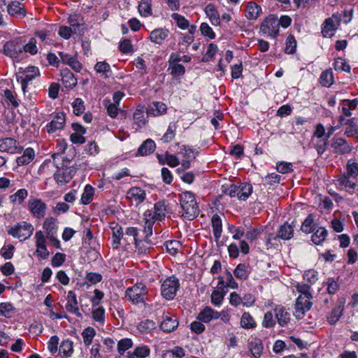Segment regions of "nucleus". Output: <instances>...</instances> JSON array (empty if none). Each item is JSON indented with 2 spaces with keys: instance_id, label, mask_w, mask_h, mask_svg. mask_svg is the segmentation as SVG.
I'll return each instance as SVG.
<instances>
[{
  "instance_id": "obj_1",
  "label": "nucleus",
  "mask_w": 358,
  "mask_h": 358,
  "mask_svg": "<svg viewBox=\"0 0 358 358\" xmlns=\"http://www.w3.org/2000/svg\"><path fill=\"white\" fill-rule=\"evenodd\" d=\"M167 213V206L165 202L159 201L154 206V212L151 210H147L143 214V220L145 222L144 234H146V238L148 236L152 235V227L157 220H162L164 219Z\"/></svg>"
},
{
  "instance_id": "obj_2",
  "label": "nucleus",
  "mask_w": 358,
  "mask_h": 358,
  "mask_svg": "<svg viewBox=\"0 0 358 358\" xmlns=\"http://www.w3.org/2000/svg\"><path fill=\"white\" fill-rule=\"evenodd\" d=\"M180 204L183 211L182 216L187 220H192L199 215V206L191 192H183L180 194Z\"/></svg>"
},
{
  "instance_id": "obj_3",
  "label": "nucleus",
  "mask_w": 358,
  "mask_h": 358,
  "mask_svg": "<svg viewBox=\"0 0 358 358\" xmlns=\"http://www.w3.org/2000/svg\"><path fill=\"white\" fill-rule=\"evenodd\" d=\"M148 294L146 286L143 283H137L126 290L125 296L134 304L143 303Z\"/></svg>"
},
{
  "instance_id": "obj_4",
  "label": "nucleus",
  "mask_w": 358,
  "mask_h": 358,
  "mask_svg": "<svg viewBox=\"0 0 358 358\" xmlns=\"http://www.w3.org/2000/svg\"><path fill=\"white\" fill-rule=\"evenodd\" d=\"M179 287V280L176 276L168 277L161 286L162 296L167 300H171L176 296Z\"/></svg>"
},
{
  "instance_id": "obj_5",
  "label": "nucleus",
  "mask_w": 358,
  "mask_h": 358,
  "mask_svg": "<svg viewBox=\"0 0 358 358\" xmlns=\"http://www.w3.org/2000/svg\"><path fill=\"white\" fill-rule=\"evenodd\" d=\"M40 75L39 69L36 66H28L23 71H20L16 73L17 81L20 83L22 90L24 93L26 92L27 87L29 82Z\"/></svg>"
},
{
  "instance_id": "obj_6",
  "label": "nucleus",
  "mask_w": 358,
  "mask_h": 358,
  "mask_svg": "<svg viewBox=\"0 0 358 358\" xmlns=\"http://www.w3.org/2000/svg\"><path fill=\"white\" fill-rule=\"evenodd\" d=\"M34 229L31 224L22 222L8 229V234L15 238L26 240L32 235Z\"/></svg>"
},
{
  "instance_id": "obj_7",
  "label": "nucleus",
  "mask_w": 358,
  "mask_h": 358,
  "mask_svg": "<svg viewBox=\"0 0 358 358\" xmlns=\"http://www.w3.org/2000/svg\"><path fill=\"white\" fill-rule=\"evenodd\" d=\"M260 30L264 34L272 38H275L279 31L278 19L273 15L268 16L263 21Z\"/></svg>"
},
{
  "instance_id": "obj_8",
  "label": "nucleus",
  "mask_w": 358,
  "mask_h": 358,
  "mask_svg": "<svg viewBox=\"0 0 358 358\" xmlns=\"http://www.w3.org/2000/svg\"><path fill=\"white\" fill-rule=\"evenodd\" d=\"M23 41L22 38L7 41L3 45V53L10 57L17 58L22 53Z\"/></svg>"
},
{
  "instance_id": "obj_9",
  "label": "nucleus",
  "mask_w": 358,
  "mask_h": 358,
  "mask_svg": "<svg viewBox=\"0 0 358 358\" xmlns=\"http://www.w3.org/2000/svg\"><path fill=\"white\" fill-rule=\"evenodd\" d=\"M23 148L13 138H0V152L9 154L20 153Z\"/></svg>"
},
{
  "instance_id": "obj_10",
  "label": "nucleus",
  "mask_w": 358,
  "mask_h": 358,
  "mask_svg": "<svg viewBox=\"0 0 358 358\" xmlns=\"http://www.w3.org/2000/svg\"><path fill=\"white\" fill-rule=\"evenodd\" d=\"M357 179L346 176L345 174L341 175L335 180V185L338 189L345 190L350 194H353L356 187Z\"/></svg>"
},
{
  "instance_id": "obj_11",
  "label": "nucleus",
  "mask_w": 358,
  "mask_h": 358,
  "mask_svg": "<svg viewBox=\"0 0 358 358\" xmlns=\"http://www.w3.org/2000/svg\"><path fill=\"white\" fill-rule=\"evenodd\" d=\"M311 298L310 296H302V295L298 296L294 312V315L297 319L302 318L305 313L310 309L312 303L310 299Z\"/></svg>"
},
{
  "instance_id": "obj_12",
  "label": "nucleus",
  "mask_w": 358,
  "mask_h": 358,
  "mask_svg": "<svg viewBox=\"0 0 358 358\" xmlns=\"http://www.w3.org/2000/svg\"><path fill=\"white\" fill-rule=\"evenodd\" d=\"M28 208L32 215L37 218L43 217L47 210L46 204L40 199H30Z\"/></svg>"
},
{
  "instance_id": "obj_13",
  "label": "nucleus",
  "mask_w": 358,
  "mask_h": 358,
  "mask_svg": "<svg viewBox=\"0 0 358 358\" xmlns=\"http://www.w3.org/2000/svg\"><path fill=\"white\" fill-rule=\"evenodd\" d=\"M331 148L334 153L341 155L348 154L353 149V146L343 138H334L332 139Z\"/></svg>"
},
{
  "instance_id": "obj_14",
  "label": "nucleus",
  "mask_w": 358,
  "mask_h": 358,
  "mask_svg": "<svg viewBox=\"0 0 358 358\" xmlns=\"http://www.w3.org/2000/svg\"><path fill=\"white\" fill-rule=\"evenodd\" d=\"M178 326V321L176 315L170 313H164L159 327L164 332H172Z\"/></svg>"
},
{
  "instance_id": "obj_15",
  "label": "nucleus",
  "mask_w": 358,
  "mask_h": 358,
  "mask_svg": "<svg viewBox=\"0 0 358 358\" xmlns=\"http://www.w3.org/2000/svg\"><path fill=\"white\" fill-rule=\"evenodd\" d=\"M75 174L73 167L58 169L54 174V178L58 184H66L71 181Z\"/></svg>"
},
{
  "instance_id": "obj_16",
  "label": "nucleus",
  "mask_w": 358,
  "mask_h": 358,
  "mask_svg": "<svg viewBox=\"0 0 358 358\" xmlns=\"http://www.w3.org/2000/svg\"><path fill=\"white\" fill-rule=\"evenodd\" d=\"M275 319L280 327L287 326L290 322V313L282 305H276L273 308Z\"/></svg>"
},
{
  "instance_id": "obj_17",
  "label": "nucleus",
  "mask_w": 358,
  "mask_h": 358,
  "mask_svg": "<svg viewBox=\"0 0 358 358\" xmlns=\"http://www.w3.org/2000/svg\"><path fill=\"white\" fill-rule=\"evenodd\" d=\"M65 115L64 113H57L51 120L46 125L47 131L49 134H52L58 130H61L65 125Z\"/></svg>"
},
{
  "instance_id": "obj_18",
  "label": "nucleus",
  "mask_w": 358,
  "mask_h": 358,
  "mask_svg": "<svg viewBox=\"0 0 358 358\" xmlns=\"http://www.w3.org/2000/svg\"><path fill=\"white\" fill-rule=\"evenodd\" d=\"M110 228L112 230V247L113 249H117L122 244L124 232L122 227L115 222L111 223Z\"/></svg>"
},
{
  "instance_id": "obj_19",
  "label": "nucleus",
  "mask_w": 358,
  "mask_h": 358,
  "mask_svg": "<svg viewBox=\"0 0 358 358\" xmlns=\"http://www.w3.org/2000/svg\"><path fill=\"white\" fill-rule=\"evenodd\" d=\"M66 300V309L67 311L76 315L78 317L82 318L83 315L79 311L77 296L73 291L68 292Z\"/></svg>"
},
{
  "instance_id": "obj_20",
  "label": "nucleus",
  "mask_w": 358,
  "mask_h": 358,
  "mask_svg": "<svg viewBox=\"0 0 358 358\" xmlns=\"http://www.w3.org/2000/svg\"><path fill=\"white\" fill-rule=\"evenodd\" d=\"M145 190L138 187L130 188L127 193V197L131 201H134L136 206L143 203L145 199Z\"/></svg>"
},
{
  "instance_id": "obj_21",
  "label": "nucleus",
  "mask_w": 358,
  "mask_h": 358,
  "mask_svg": "<svg viewBox=\"0 0 358 358\" xmlns=\"http://www.w3.org/2000/svg\"><path fill=\"white\" fill-rule=\"evenodd\" d=\"M294 227L292 224L285 222L283 224L280 226L278 229L277 234L273 237V239L278 240V238H280L284 241L291 239L294 236Z\"/></svg>"
},
{
  "instance_id": "obj_22",
  "label": "nucleus",
  "mask_w": 358,
  "mask_h": 358,
  "mask_svg": "<svg viewBox=\"0 0 358 358\" xmlns=\"http://www.w3.org/2000/svg\"><path fill=\"white\" fill-rule=\"evenodd\" d=\"M7 11L10 15L15 17H22L26 15L24 5L17 1H13L8 5Z\"/></svg>"
},
{
  "instance_id": "obj_23",
  "label": "nucleus",
  "mask_w": 358,
  "mask_h": 358,
  "mask_svg": "<svg viewBox=\"0 0 358 358\" xmlns=\"http://www.w3.org/2000/svg\"><path fill=\"white\" fill-rule=\"evenodd\" d=\"M59 55L62 63L70 66L76 72L81 71L83 67L82 64L76 57L62 52H60Z\"/></svg>"
},
{
  "instance_id": "obj_24",
  "label": "nucleus",
  "mask_w": 358,
  "mask_h": 358,
  "mask_svg": "<svg viewBox=\"0 0 358 358\" xmlns=\"http://www.w3.org/2000/svg\"><path fill=\"white\" fill-rule=\"evenodd\" d=\"M57 222V219L52 217H48L44 220L43 228L46 232L47 237H52V235H56L58 229Z\"/></svg>"
},
{
  "instance_id": "obj_25",
  "label": "nucleus",
  "mask_w": 358,
  "mask_h": 358,
  "mask_svg": "<svg viewBox=\"0 0 358 358\" xmlns=\"http://www.w3.org/2000/svg\"><path fill=\"white\" fill-rule=\"evenodd\" d=\"M35 157V151L31 148H27L24 150L23 155L16 159L17 166H24L31 163Z\"/></svg>"
},
{
  "instance_id": "obj_26",
  "label": "nucleus",
  "mask_w": 358,
  "mask_h": 358,
  "mask_svg": "<svg viewBox=\"0 0 358 358\" xmlns=\"http://www.w3.org/2000/svg\"><path fill=\"white\" fill-rule=\"evenodd\" d=\"M262 13V8L255 2H249L245 9V17L248 20H257Z\"/></svg>"
},
{
  "instance_id": "obj_27",
  "label": "nucleus",
  "mask_w": 358,
  "mask_h": 358,
  "mask_svg": "<svg viewBox=\"0 0 358 358\" xmlns=\"http://www.w3.org/2000/svg\"><path fill=\"white\" fill-rule=\"evenodd\" d=\"M219 317L220 313L217 311L210 307H206L199 314L197 319L202 322L207 323L213 319H217Z\"/></svg>"
},
{
  "instance_id": "obj_28",
  "label": "nucleus",
  "mask_w": 358,
  "mask_h": 358,
  "mask_svg": "<svg viewBox=\"0 0 358 358\" xmlns=\"http://www.w3.org/2000/svg\"><path fill=\"white\" fill-rule=\"evenodd\" d=\"M149 113H145L143 109H136L133 115L134 124L136 126V130L144 127L147 123Z\"/></svg>"
},
{
  "instance_id": "obj_29",
  "label": "nucleus",
  "mask_w": 358,
  "mask_h": 358,
  "mask_svg": "<svg viewBox=\"0 0 358 358\" xmlns=\"http://www.w3.org/2000/svg\"><path fill=\"white\" fill-rule=\"evenodd\" d=\"M169 33V31L166 29H155L150 32V39L155 43L162 44L164 40L168 36Z\"/></svg>"
},
{
  "instance_id": "obj_30",
  "label": "nucleus",
  "mask_w": 358,
  "mask_h": 358,
  "mask_svg": "<svg viewBox=\"0 0 358 358\" xmlns=\"http://www.w3.org/2000/svg\"><path fill=\"white\" fill-rule=\"evenodd\" d=\"M205 13L213 25L218 26L220 24L219 13L213 4L207 5L205 8Z\"/></svg>"
},
{
  "instance_id": "obj_31",
  "label": "nucleus",
  "mask_w": 358,
  "mask_h": 358,
  "mask_svg": "<svg viewBox=\"0 0 358 358\" xmlns=\"http://www.w3.org/2000/svg\"><path fill=\"white\" fill-rule=\"evenodd\" d=\"M156 145L152 139L145 140L138 148L137 155L145 156L154 152Z\"/></svg>"
},
{
  "instance_id": "obj_32",
  "label": "nucleus",
  "mask_w": 358,
  "mask_h": 358,
  "mask_svg": "<svg viewBox=\"0 0 358 358\" xmlns=\"http://www.w3.org/2000/svg\"><path fill=\"white\" fill-rule=\"evenodd\" d=\"M211 224L213 231V235L216 241H218L222 233V220L217 214L213 215L211 218Z\"/></svg>"
},
{
  "instance_id": "obj_33",
  "label": "nucleus",
  "mask_w": 358,
  "mask_h": 358,
  "mask_svg": "<svg viewBox=\"0 0 358 358\" xmlns=\"http://www.w3.org/2000/svg\"><path fill=\"white\" fill-rule=\"evenodd\" d=\"M250 273V268L248 264H239L236 267L234 274L237 279L246 280Z\"/></svg>"
},
{
  "instance_id": "obj_34",
  "label": "nucleus",
  "mask_w": 358,
  "mask_h": 358,
  "mask_svg": "<svg viewBox=\"0 0 358 358\" xmlns=\"http://www.w3.org/2000/svg\"><path fill=\"white\" fill-rule=\"evenodd\" d=\"M167 110L166 105L161 101H155L148 110V113L152 116H158L165 114Z\"/></svg>"
},
{
  "instance_id": "obj_35",
  "label": "nucleus",
  "mask_w": 358,
  "mask_h": 358,
  "mask_svg": "<svg viewBox=\"0 0 358 358\" xmlns=\"http://www.w3.org/2000/svg\"><path fill=\"white\" fill-rule=\"evenodd\" d=\"M249 349L255 358H259L261 357L263 345L260 339L254 338L249 343Z\"/></svg>"
},
{
  "instance_id": "obj_36",
  "label": "nucleus",
  "mask_w": 358,
  "mask_h": 358,
  "mask_svg": "<svg viewBox=\"0 0 358 358\" xmlns=\"http://www.w3.org/2000/svg\"><path fill=\"white\" fill-rule=\"evenodd\" d=\"M61 75L62 80L65 84L66 87L73 88L77 85V79L69 70H63Z\"/></svg>"
},
{
  "instance_id": "obj_37",
  "label": "nucleus",
  "mask_w": 358,
  "mask_h": 358,
  "mask_svg": "<svg viewBox=\"0 0 358 358\" xmlns=\"http://www.w3.org/2000/svg\"><path fill=\"white\" fill-rule=\"evenodd\" d=\"M336 29L333 18L329 17L325 20L322 24V33L324 37H331L334 31Z\"/></svg>"
},
{
  "instance_id": "obj_38",
  "label": "nucleus",
  "mask_w": 358,
  "mask_h": 358,
  "mask_svg": "<svg viewBox=\"0 0 358 358\" xmlns=\"http://www.w3.org/2000/svg\"><path fill=\"white\" fill-rule=\"evenodd\" d=\"M137 327L141 333L149 334L156 329L157 325L154 321L145 319L141 321Z\"/></svg>"
},
{
  "instance_id": "obj_39",
  "label": "nucleus",
  "mask_w": 358,
  "mask_h": 358,
  "mask_svg": "<svg viewBox=\"0 0 358 358\" xmlns=\"http://www.w3.org/2000/svg\"><path fill=\"white\" fill-rule=\"evenodd\" d=\"M252 187L248 183H241L238 186V198L241 200L245 201L252 194Z\"/></svg>"
},
{
  "instance_id": "obj_40",
  "label": "nucleus",
  "mask_w": 358,
  "mask_h": 358,
  "mask_svg": "<svg viewBox=\"0 0 358 358\" xmlns=\"http://www.w3.org/2000/svg\"><path fill=\"white\" fill-rule=\"evenodd\" d=\"M241 327L243 329H254L257 326V323L254 318L249 313H244L241 318Z\"/></svg>"
},
{
  "instance_id": "obj_41",
  "label": "nucleus",
  "mask_w": 358,
  "mask_h": 358,
  "mask_svg": "<svg viewBox=\"0 0 358 358\" xmlns=\"http://www.w3.org/2000/svg\"><path fill=\"white\" fill-rule=\"evenodd\" d=\"M327 236V229L324 227H318L312 235L311 240L315 244L320 245L325 241Z\"/></svg>"
},
{
  "instance_id": "obj_42",
  "label": "nucleus",
  "mask_w": 358,
  "mask_h": 358,
  "mask_svg": "<svg viewBox=\"0 0 358 358\" xmlns=\"http://www.w3.org/2000/svg\"><path fill=\"white\" fill-rule=\"evenodd\" d=\"M94 70L96 73L102 74L104 78H109L111 75V69L110 65L106 62H99L94 66Z\"/></svg>"
},
{
  "instance_id": "obj_43",
  "label": "nucleus",
  "mask_w": 358,
  "mask_h": 358,
  "mask_svg": "<svg viewBox=\"0 0 358 358\" xmlns=\"http://www.w3.org/2000/svg\"><path fill=\"white\" fill-rule=\"evenodd\" d=\"M128 358H145L150 354V349L147 346L137 347L134 352H128Z\"/></svg>"
},
{
  "instance_id": "obj_44",
  "label": "nucleus",
  "mask_w": 358,
  "mask_h": 358,
  "mask_svg": "<svg viewBox=\"0 0 358 358\" xmlns=\"http://www.w3.org/2000/svg\"><path fill=\"white\" fill-rule=\"evenodd\" d=\"M176 123L171 122L169 124L166 133L164 134L161 140L165 143H168L172 141L176 136Z\"/></svg>"
},
{
  "instance_id": "obj_45",
  "label": "nucleus",
  "mask_w": 358,
  "mask_h": 358,
  "mask_svg": "<svg viewBox=\"0 0 358 358\" xmlns=\"http://www.w3.org/2000/svg\"><path fill=\"white\" fill-rule=\"evenodd\" d=\"M94 194V187L90 185H87L84 189V192L81 196L80 201L84 205H87L93 199Z\"/></svg>"
},
{
  "instance_id": "obj_46",
  "label": "nucleus",
  "mask_w": 358,
  "mask_h": 358,
  "mask_svg": "<svg viewBox=\"0 0 358 358\" xmlns=\"http://www.w3.org/2000/svg\"><path fill=\"white\" fill-rule=\"evenodd\" d=\"M345 124L348 126L345 130V135L346 136L354 137L358 135V128L354 118L347 120Z\"/></svg>"
},
{
  "instance_id": "obj_47",
  "label": "nucleus",
  "mask_w": 358,
  "mask_h": 358,
  "mask_svg": "<svg viewBox=\"0 0 358 358\" xmlns=\"http://www.w3.org/2000/svg\"><path fill=\"white\" fill-rule=\"evenodd\" d=\"M96 335V331L94 328L88 327L82 332L83 343L85 346H89L92 343L93 339Z\"/></svg>"
},
{
  "instance_id": "obj_48",
  "label": "nucleus",
  "mask_w": 358,
  "mask_h": 358,
  "mask_svg": "<svg viewBox=\"0 0 358 358\" xmlns=\"http://www.w3.org/2000/svg\"><path fill=\"white\" fill-rule=\"evenodd\" d=\"M315 229V224L314 222L313 216L310 214L302 223L301 230L306 234H310Z\"/></svg>"
},
{
  "instance_id": "obj_49",
  "label": "nucleus",
  "mask_w": 358,
  "mask_h": 358,
  "mask_svg": "<svg viewBox=\"0 0 358 358\" xmlns=\"http://www.w3.org/2000/svg\"><path fill=\"white\" fill-rule=\"evenodd\" d=\"M138 11L142 16L148 17L152 15L151 0H142L138 5Z\"/></svg>"
},
{
  "instance_id": "obj_50",
  "label": "nucleus",
  "mask_w": 358,
  "mask_h": 358,
  "mask_svg": "<svg viewBox=\"0 0 358 358\" xmlns=\"http://www.w3.org/2000/svg\"><path fill=\"white\" fill-rule=\"evenodd\" d=\"M320 83L324 87H330L334 83L333 73L331 69L323 71L320 78Z\"/></svg>"
},
{
  "instance_id": "obj_51",
  "label": "nucleus",
  "mask_w": 358,
  "mask_h": 358,
  "mask_svg": "<svg viewBox=\"0 0 358 358\" xmlns=\"http://www.w3.org/2000/svg\"><path fill=\"white\" fill-rule=\"evenodd\" d=\"M150 236H148L146 240V235L144 237V239H138L136 240L135 247L138 250V251L141 254H145L150 249L149 245L151 244V242L148 239Z\"/></svg>"
},
{
  "instance_id": "obj_52",
  "label": "nucleus",
  "mask_w": 358,
  "mask_h": 358,
  "mask_svg": "<svg viewBox=\"0 0 358 358\" xmlns=\"http://www.w3.org/2000/svg\"><path fill=\"white\" fill-rule=\"evenodd\" d=\"M82 19H80L77 15H70L69 17V22L70 24V28L73 30L75 34H80V27L83 25L80 23Z\"/></svg>"
},
{
  "instance_id": "obj_53",
  "label": "nucleus",
  "mask_w": 358,
  "mask_h": 358,
  "mask_svg": "<svg viewBox=\"0 0 358 358\" xmlns=\"http://www.w3.org/2000/svg\"><path fill=\"white\" fill-rule=\"evenodd\" d=\"M180 153L182 155L185 159L192 161L199 154V151L189 146L182 145Z\"/></svg>"
},
{
  "instance_id": "obj_54",
  "label": "nucleus",
  "mask_w": 358,
  "mask_h": 358,
  "mask_svg": "<svg viewBox=\"0 0 358 358\" xmlns=\"http://www.w3.org/2000/svg\"><path fill=\"white\" fill-rule=\"evenodd\" d=\"M164 245L167 252L172 255H176L182 246L180 242L176 240L168 241Z\"/></svg>"
},
{
  "instance_id": "obj_55",
  "label": "nucleus",
  "mask_w": 358,
  "mask_h": 358,
  "mask_svg": "<svg viewBox=\"0 0 358 358\" xmlns=\"http://www.w3.org/2000/svg\"><path fill=\"white\" fill-rule=\"evenodd\" d=\"M343 307L341 305L336 306L334 308H333L327 317L328 322L331 324H335L340 319L343 313Z\"/></svg>"
},
{
  "instance_id": "obj_56",
  "label": "nucleus",
  "mask_w": 358,
  "mask_h": 358,
  "mask_svg": "<svg viewBox=\"0 0 358 358\" xmlns=\"http://www.w3.org/2000/svg\"><path fill=\"white\" fill-rule=\"evenodd\" d=\"M345 174L356 179L358 176V164L355 160H348L347 163V173Z\"/></svg>"
},
{
  "instance_id": "obj_57",
  "label": "nucleus",
  "mask_w": 358,
  "mask_h": 358,
  "mask_svg": "<svg viewBox=\"0 0 358 358\" xmlns=\"http://www.w3.org/2000/svg\"><path fill=\"white\" fill-rule=\"evenodd\" d=\"M15 310V308L10 303H1L0 304V315L6 317H10Z\"/></svg>"
},
{
  "instance_id": "obj_58",
  "label": "nucleus",
  "mask_w": 358,
  "mask_h": 358,
  "mask_svg": "<svg viewBox=\"0 0 358 358\" xmlns=\"http://www.w3.org/2000/svg\"><path fill=\"white\" fill-rule=\"evenodd\" d=\"M273 312L268 311L264 314L262 321V326L265 328H273L276 324V320L273 317Z\"/></svg>"
},
{
  "instance_id": "obj_59",
  "label": "nucleus",
  "mask_w": 358,
  "mask_h": 358,
  "mask_svg": "<svg viewBox=\"0 0 358 358\" xmlns=\"http://www.w3.org/2000/svg\"><path fill=\"white\" fill-rule=\"evenodd\" d=\"M59 350L64 355L70 357L73 352V342L69 339L63 341Z\"/></svg>"
},
{
  "instance_id": "obj_60",
  "label": "nucleus",
  "mask_w": 358,
  "mask_h": 358,
  "mask_svg": "<svg viewBox=\"0 0 358 358\" xmlns=\"http://www.w3.org/2000/svg\"><path fill=\"white\" fill-rule=\"evenodd\" d=\"M28 52L31 55H34L38 52L36 40L34 38H31L27 44H23L22 52Z\"/></svg>"
},
{
  "instance_id": "obj_61",
  "label": "nucleus",
  "mask_w": 358,
  "mask_h": 358,
  "mask_svg": "<svg viewBox=\"0 0 358 358\" xmlns=\"http://www.w3.org/2000/svg\"><path fill=\"white\" fill-rule=\"evenodd\" d=\"M296 48V41L294 36L289 35L286 39V47L285 52L287 54H293Z\"/></svg>"
},
{
  "instance_id": "obj_62",
  "label": "nucleus",
  "mask_w": 358,
  "mask_h": 358,
  "mask_svg": "<svg viewBox=\"0 0 358 358\" xmlns=\"http://www.w3.org/2000/svg\"><path fill=\"white\" fill-rule=\"evenodd\" d=\"M169 69H171V73L174 76H182L185 72V67L182 64L176 62L169 63Z\"/></svg>"
},
{
  "instance_id": "obj_63",
  "label": "nucleus",
  "mask_w": 358,
  "mask_h": 358,
  "mask_svg": "<svg viewBox=\"0 0 358 358\" xmlns=\"http://www.w3.org/2000/svg\"><path fill=\"white\" fill-rule=\"evenodd\" d=\"M171 17L176 22L178 26L182 29H185L189 27V22L182 15L178 13H173Z\"/></svg>"
},
{
  "instance_id": "obj_64",
  "label": "nucleus",
  "mask_w": 358,
  "mask_h": 358,
  "mask_svg": "<svg viewBox=\"0 0 358 358\" xmlns=\"http://www.w3.org/2000/svg\"><path fill=\"white\" fill-rule=\"evenodd\" d=\"M185 355L184 350L181 348H176L175 350H168L162 356V358H182Z\"/></svg>"
}]
</instances>
